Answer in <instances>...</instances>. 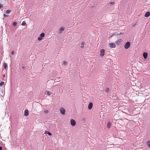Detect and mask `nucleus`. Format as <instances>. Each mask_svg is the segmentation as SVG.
I'll use <instances>...</instances> for the list:
<instances>
[{
  "label": "nucleus",
  "mask_w": 150,
  "mask_h": 150,
  "mask_svg": "<svg viewBox=\"0 0 150 150\" xmlns=\"http://www.w3.org/2000/svg\"><path fill=\"white\" fill-rule=\"evenodd\" d=\"M64 27H61V28L59 30V33H61L64 30Z\"/></svg>",
  "instance_id": "9b49d317"
},
{
  "label": "nucleus",
  "mask_w": 150,
  "mask_h": 150,
  "mask_svg": "<svg viewBox=\"0 0 150 150\" xmlns=\"http://www.w3.org/2000/svg\"><path fill=\"white\" fill-rule=\"evenodd\" d=\"M111 126V123L110 122H108L107 124V127L108 128H110Z\"/></svg>",
  "instance_id": "ddd939ff"
},
{
  "label": "nucleus",
  "mask_w": 150,
  "mask_h": 150,
  "mask_svg": "<svg viewBox=\"0 0 150 150\" xmlns=\"http://www.w3.org/2000/svg\"><path fill=\"white\" fill-rule=\"evenodd\" d=\"M63 64L64 65H66L67 64V63L65 61L63 62Z\"/></svg>",
  "instance_id": "a878e982"
},
{
  "label": "nucleus",
  "mask_w": 150,
  "mask_h": 150,
  "mask_svg": "<svg viewBox=\"0 0 150 150\" xmlns=\"http://www.w3.org/2000/svg\"><path fill=\"white\" fill-rule=\"evenodd\" d=\"M45 134H48V135L50 136H51L52 135V134L51 133L47 131H45Z\"/></svg>",
  "instance_id": "4468645a"
},
{
  "label": "nucleus",
  "mask_w": 150,
  "mask_h": 150,
  "mask_svg": "<svg viewBox=\"0 0 150 150\" xmlns=\"http://www.w3.org/2000/svg\"><path fill=\"white\" fill-rule=\"evenodd\" d=\"M4 82H1L0 83V86H2L4 85Z\"/></svg>",
  "instance_id": "412c9836"
},
{
  "label": "nucleus",
  "mask_w": 150,
  "mask_h": 150,
  "mask_svg": "<svg viewBox=\"0 0 150 150\" xmlns=\"http://www.w3.org/2000/svg\"><path fill=\"white\" fill-rule=\"evenodd\" d=\"M147 144L148 147L150 148V141H148L147 142Z\"/></svg>",
  "instance_id": "aec40b11"
},
{
  "label": "nucleus",
  "mask_w": 150,
  "mask_h": 150,
  "mask_svg": "<svg viewBox=\"0 0 150 150\" xmlns=\"http://www.w3.org/2000/svg\"><path fill=\"white\" fill-rule=\"evenodd\" d=\"M123 33H120L119 34H117V35H122V34Z\"/></svg>",
  "instance_id": "2f4dec72"
},
{
  "label": "nucleus",
  "mask_w": 150,
  "mask_h": 150,
  "mask_svg": "<svg viewBox=\"0 0 150 150\" xmlns=\"http://www.w3.org/2000/svg\"><path fill=\"white\" fill-rule=\"evenodd\" d=\"M44 112L45 113H47L48 112V110H45L44 111Z\"/></svg>",
  "instance_id": "cd10ccee"
},
{
  "label": "nucleus",
  "mask_w": 150,
  "mask_h": 150,
  "mask_svg": "<svg viewBox=\"0 0 150 150\" xmlns=\"http://www.w3.org/2000/svg\"><path fill=\"white\" fill-rule=\"evenodd\" d=\"M116 35V33H115L114 34L112 35L111 36V37H112L113 35Z\"/></svg>",
  "instance_id": "72a5a7b5"
},
{
  "label": "nucleus",
  "mask_w": 150,
  "mask_h": 150,
  "mask_svg": "<svg viewBox=\"0 0 150 150\" xmlns=\"http://www.w3.org/2000/svg\"><path fill=\"white\" fill-rule=\"evenodd\" d=\"M26 24L25 22V21H23L21 24V25H25Z\"/></svg>",
  "instance_id": "4be33fe9"
},
{
  "label": "nucleus",
  "mask_w": 150,
  "mask_h": 150,
  "mask_svg": "<svg viewBox=\"0 0 150 150\" xmlns=\"http://www.w3.org/2000/svg\"><path fill=\"white\" fill-rule=\"evenodd\" d=\"M13 25L14 26H16L17 24V23L16 22H13Z\"/></svg>",
  "instance_id": "b1692460"
},
{
  "label": "nucleus",
  "mask_w": 150,
  "mask_h": 150,
  "mask_svg": "<svg viewBox=\"0 0 150 150\" xmlns=\"http://www.w3.org/2000/svg\"><path fill=\"white\" fill-rule=\"evenodd\" d=\"M3 77H4L5 76V74H4V75H3Z\"/></svg>",
  "instance_id": "4c0bfd02"
},
{
  "label": "nucleus",
  "mask_w": 150,
  "mask_h": 150,
  "mask_svg": "<svg viewBox=\"0 0 150 150\" xmlns=\"http://www.w3.org/2000/svg\"><path fill=\"white\" fill-rule=\"evenodd\" d=\"M100 55L101 57H103L105 54V50L103 49H101L100 51Z\"/></svg>",
  "instance_id": "20e7f679"
},
{
  "label": "nucleus",
  "mask_w": 150,
  "mask_h": 150,
  "mask_svg": "<svg viewBox=\"0 0 150 150\" xmlns=\"http://www.w3.org/2000/svg\"><path fill=\"white\" fill-rule=\"evenodd\" d=\"M11 12V10L10 9H9L7 10L6 11V14H9Z\"/></svg>",
  "instance_id": "a211bd4d"
},
{
  "label": "nucleus",
  "mask_w": 150,
  "mask_h": 150,
  "mask_svg": "<svg viewBox=\"0 0 150 150\" xmlns=\"http://www.w3.org/2000/svg\"><path fill=\"white\" fill-rule=\"evenodd\" d=\"M85 44V42H82L81 43V45H83Z\"/></svg>",
  "instance_id": "7c9ffc66"
},
{
  "label": "nucleus",
  "mask_w": 150,
  "mask_h": 150,
  "mask_svg": "<svg viewBox=\"0 0 150 150\" xmlns=\"http://www.w3.org/2000/svg\"><path fill=\"white\" fill-rule=\"evenodd\" d=\"M6 1L5 0H0V3H2L3 5H4L6 4Z\"/></svg>",
  "instance_id": "9d476101"
},
{
  "label": "nucleus",
  "mask_w": 150,
  "mask_h": 150,
  "mask_svg": "<svg viewBox=\"0 0 150 150\" xmlns=\"http://www.w3.org/2000/svg\"><path fill=\"white\" fill-rule=\"evenodd\" d=\"M110 47L111 48H114L116 47V45L115 43H110L109 44Z\"/></svg>",
  "instance_id": "39448f33"
},
{
  "label": "nucleus",
  "mask_w": 150,
  "mask_h": 150,
  "mask_svg": "<svg viewBox=\"0 0 150 150\" xmlns=\"http://www.w3.org/2000/svg\"><path fill=\"white\" fill-rule=\"evenodd\" d=\"M29 115V112L28 111L27 109L25 110L24 111V115L25 116H27Z\"/></svg>",
  "instance_id": "0eeeda50"
},
{
  "label": "nucleus",
  "mask_w": 150,
  "mask_h": 150,
  "mask_svg": "<svg viewBox=\"0 0 150 150\" xmlns=\"http://www.w3.org/2000/svg\"><path fill=\"white\" fill-rule=\"evenodd\" d=\"M143 56L145 59H146L148 56V53L146 52H144L143 54Z\"/></svg>",
  "instance_id": "6e6552de"
},
{
  "label": "nucleus",
  "mask_w": 150,
  "mask_h": 150,
  "mask_svg": "<svg viewBox=\"0 0 150 150\" xmlns=\"http://www.w3.org/2000/svg\"><path fill=\"white\" fill-rule=\"evenodd\" d=\"M45 33H42L40 35V36L41 37L43 38L45 36Z\"/></svg>",
  "instance_id": "f3484780"
},
{
  "label": "nucleus",
  "mask_w": 150,
  "mask_h": 150,
  "mask_svg": "<svg viewBox=\"0 0 150 150\" xmlns=\"http://www.w3.org/2000/svg\"><path fill=\"white\" fill-rule=\"evenodd\" d=\"M42 39V38L41 37H39L38 38V40L39 41L41 40Z\"/></svg>",
  "instance_id": "393cba45"
},
{
  "label": "nucleus",
  "mask_w": 150,
  "mask_h": 150,
  "mask_svg": "<svg viewBox=\"0 0 150 150\" xmlns=\"http://www.w3.org/2000/svg\"><path fill=\"white\" fill-rule=\"evenodd\" d=\"M14 51H12V52H11V54L13 55L14 54Z\"/></svg>",
  "instance_id": "c85d7f7f"
},
{
  "label": "nucleus",
  "mask_w": 150,
  "mask_h": 150,
  "mask_svg": "<svg viewBox=\"0 0 150 150\" xmlns=\"http://www.w3.org/2000/svg\"><path fill=\"white\" fill-rule=\"evenodd\" d=\"M22 68L23 69H25V66H23L22 67Z\"/></svg>",
  "instance_id": "f704fd0d"
},
{
  "label": "nucleus",
  "mask_w": 150,
  "mask_h": 150,
  "mask_svg": "<svg viewBox=\"0 0 150 150\" xmlns=\"http://www.w3.org/2000/svg\"><path fill=\"white\" fill-rule=\"evenodd\" d=\"M2 147L1 146H0V150H2Z\"/></svg>",
  "instance_id": "c9c22d12"
},
{
  "label": "nucleus",
  "mask_w": 150,
  "mask_h": 150,
  "mask_svg": "<svg viewBox=\"0 0 150 150\" xmlns=\"http://www.w3.org/2000/svg\"><path fill=\"white\" fill-rule=\"evenodd\" d=\"M60 112L63 115H64L65 113V110L64 108L62 107L60 110Z\"/></svg>",
  "instance_id": "f03ea898"
},
{
  "label": "nucleus",
  "mask_w": 150,
  "mask_h": 150,
  "mask_svg": "<svg viewBox=\"0 0 150 150\" xmlns=\"http://www.w3.org/2000/svg\"><path fill=\"white\" fill-rule=\"evenodd\" d=\"M70 124L73 126H74L76 124L75 121L73 119H71Z\"/></svg>",
  "instance_id": "7ed1b4c3"
},
{
  "label": "nucleus",
  "mask_w": 150,
  "mask_h": 150,
  "mask_svg": "<svg viewBox=\"0 0 150 150\" xmlns=\"http://www.w3.org/2000/svg\"><path fill=\"white\" fill-rule=\"evenodd\" d=\"M3 5L2 3H0V8L1 9L3 7Z\"/></svg>",
  "instance_id": "5701e85b"
},
{
  "label": "nucleus",
  "mask_w": 150,
  "mask_h": 150,
  "mask_svg": "<svg viewBox=\"0 0 150 150\" xmlns=\"http://www.w3.org/2000/svg\"><path fill=\"white\" fill-rule=\"evenodd\" d=\"M45 94L47 95L50 96L51 94L52 93L50 92L49 91H47L46 92Z\"/></svg>",
  "instance_id": "2eb2a0df"
},
{
  "label": "nucleus",
  "mask_w": 150,
  "mask_h": 150,
  "mask_svg": "<svg viewBox=\"0 0 150 150\" xmlns=\"http://www.w3.org/2000/svg\"><path fill=\"white\" fill-rule=\"evenodd\" d=\"M93 106V103L91 102H90L89 103L88 106V108L89 110H90L92 109V107Z\"/></svg>",
  "instance_id": "423d86ee"
},
{
  "label": "nucleus",
  "mask_w": 150,
  "mask_h": 150,
  "mask_svg": "<svg viewBox=\"0 0 150 150\" xmlns=\"http://www.w3.org/2000/svg\"><path fill=\"white\" fill-rule=\"evenodd\" d=\"M114 4H115V2H112V1L110 2L109 3L110 4L114 5Z\"/></svg>",
  "instance_id": "bb28decb"
},
{
  "label": "nucleus",
  "mask_w": 150,
  "mask_h": 150,
  "mask_svg": "<svg viewBox=\"0 0 150 150\" xmlns=\"http://www.w3.org/2000/svg\"><path fill=\"white\" fill-rule=\"evenodd\" d=\"M4 17H8V16H7L6 15V14H4Z\"/></svg>",
  "instance_id": "c756f323"
},
{
  "label": "nucleus",
  "mask_w": 150,
  "mask_h": 150,
  "mask_svg": "<svg viewBox=\"0 0 150 150\" xmlns=\"http://www.w3.org/2000/svg\"><path fill=\"white\" fill-rule=\"evenodd\" d=\"M150 16V12L149 11L145 13L144 15V16L145 17H148Z\"/></svg>",
  "instance_id": "1a4fd4ad"
},
{
  "label": "nucleus",
  "mask_w": 150,
  "mask_h": 150,
  "mask_svg": "<svg viewBox=\"0 0 150 150\" xmlns=\"http://www.w3.org/2000/svg\"><path fill=\"white\" fill-rule=\"evenodd\" d=\"M131 43L130 42H127L125 45V49H127L129 48L130 46Z\"/></svg>",
  "instance_id": "f257e3e1"
},
{
  "label": "nucleus",
  "mask_w": 150,
  "mask_h": 150,
  "mask_svg": "<svg viewBox=\"0 0 150 150\" xmlns=\"http://www.w3.org/2000/svg\"><path fill=\"white\" fill-rule=\"evenodd\" d=\"M4 67L5 69H6L7 67V65L6 63H4L3 64Z\"/></svg>",
  "instance_id": "dca6fc26"
},
{
  "label": "nucleus",
  "mask_w": 150,
  "mask_h": 150,
  "mask_svg": "<svg viewBox=\"0 0 150 150\" xmlns=\"http://www.w3.org/2000/svg\"><path fill=\"white\" fill-rule=\"evenodd\" d=\"M122 42V40L120 39L118 40L116 42L117 44L118 45L121 42Z\"/></svg>",
  "instance_id": "f8f14e48"
},
{
  "label": "nucleus",
  "mask_w": 150,
  "mask_h": 150,
  "mask_svg": "<svg viewBox=\"0 0 150 150\" xmlns=\"http://www.w3.org/2000/svg\"><path fill=\"white\" fill-rule=\"evenodd\" d=\"M84 46H83L82 45V46H81V48H84Z\"/></svg>",
  "instance_id": "473e14b6"
},
{
  "label": "nucleus",
  "mask_w": 150,
  "mask_h": 150,
  "mask_svg": "<svg viewBox=\"0 0 150 150\" xmlns=\"http://www.w3.org/2000/svg\"><path fill=\"white\" fill-rule=\"evenodd\" d=\"M136 24H134L133 25V27H135V26L136 25Z\"/></svg>",
  "instance_id": "e433bc0d"
},
{
  "label": "nucleus",
  "mask_w": 150,
  "mask_h": 150,
  "mask_svg": "<svg viewBox=\"0 0 150 150\" xmlns=\"http://www.w3.org/2000/svg\"><path fill=\"white\" fill-rule=\"evenodd\" d=\"M105 91L107 93H108L109 92V88H107L105 90Z\"/></svg>",
  "instance_id": "6ab92c4d"
}]
</instances>
